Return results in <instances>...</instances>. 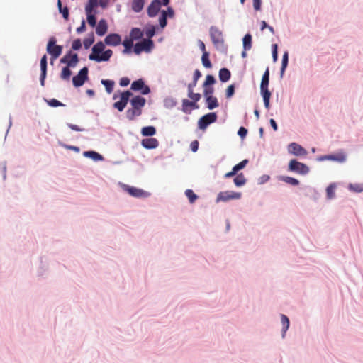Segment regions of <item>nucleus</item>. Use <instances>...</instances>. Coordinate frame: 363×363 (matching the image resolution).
I'll return each instance as SVG.
<instances>
[{
    "mask_svg": "<svg viewBox=\"0 0 363 363\" xmlns=\"http://www.w3.org/2000/svg\"><path fill=\"white\" fill-rule=\"evenodd\" d=\"M82 47V42L80 39H76L72 42V48L74 50H78Z\"/></svg>",
    "mask_w": 363,
    "mask_h": 363,
    "instance_id": "09e8293b",
    "label": "nucleus"
},
{
    "mask_svg": "<svg viewBox=\"0 0 363 363\" xmlns=\"http://www.w3.org/2000/svg\"><path fill=\"white\" fill-rule=\"evenodd\" d=\"M201 74L200 71L199 69H196L194 73V81L197 82L198 79L201 77Z\"/></svg>",
    "mask_w": 363,
    "mask_h": 363,
    "instance_id": "69168bd1",
    "label": "nucleus"
},
{
    "mask_svg": "<svg viewBox=\"0 0 363 363\" xmlns=\"http://www.w3.org/2000/svg\"><path fill=\"white\" fill-rule=\"evenodd\" d=\"M141 133L143 136H152L156 133V129L153 126L143 127Z\"/></svg>",
    "mask_w": 363,
    "mask_h": 363,
    "instance_id": "a878e982",
    "label": "nucleus"
},
{
    "mask_svg": "<svg viewBox=\"0 0 363 363\" xmlns=\"http://www.w3.org/2000/svg\"><path fill=\"white\" fill-rule=\"evenodd\" d=\"M144 3V0H133L132 2V9L135 12H140L143 8Z\"/></svg>",
    "mask_w": 363,
    "mask_h": 363,
    "instance_id": "bb28decb",
    "label": "nucleus"
},
{
    "mask_svg": "<svg viewBox=\"0 0 363 363\" xmlns=\"http://www.w3.org/2000/svg\"><path fill=\"white\" fill-rule=\"evenodd\" d=\"M109 0H99V5L102 8H106L108 4Z\"/></svg>",
    "mask_w": 363,
    "mask_h": 363,
    "instance_id": "774afa93",
    "label": "nucleus"
},
{
    "mask_svg": "<svg viewBox=\"0 0 363 363\" xmlns=\"http://www.w3.org/2000/svg\"><path fill=\"white\" fill-rule=\"evenodd\" d=\"M133 44V40L130 38V40H125L123 42V45L125 47V50H123V52H128L131 49Z\"/></svg>",
    "mask_w": 363,
    "mask_h": 363,
    "instance_id": "a19ab883",
    "label": "nucleus"
},
{
    "mask_svg": "<svg viewBox=\"0 0 363 363\" xmlns=\"http://www.w3.org/2000/svg\"><path fill=\"white\" fill-rule=\"evenodd\" d=\"M121 43V38L118 34L111 33L108 35L104 39V43L110 46H117Z\"/></svg>",
    "mask_w": 363,
    "mask_h": 363,
    "instance_id": "f3484780",
    "label": "nucleus"
},
{
    "mask_svg": "<svg viewBox=\"0 0 363 363\" xmlns=\"http://www.w3.org/2000/svg\"><path fill=\"white\" fill-rule=\"evenodd\" d=\"M97 6V0H89L85 7L86 12H92L94 7Z\"/></svg>",
    "mask_w": 363,
    "mask_h": 363,
    "instance_id": "e433bc0d",
    "label": "nucleus"
},
{
    "mask_svg": "<svg viewBox=\"0 0 363 363\" xmlns=\"http://www.w3.org/2000/svg\"><path fill=\"white\" fill-rule=\"evenodd\" d=\"M104 49L105 45L103 42L96 43L92 47V52L89 55V59L97 62L108 61L113 55V51L110 49L104 51Z\"/></svg>",
    "mask_w": 363,
    "mask_h": 363,
    "instance_id": "f257e3e1",
    "label": "nucleus"
},
{
    "mask_svg": "<svg viewBox=\"0 0 363 363\" xmlns=\"http://www.w3.org/2000/svg\"><path fill=\"white\" fill-rule=\"evenodd\" d=\"M238 134L242 138H245L247 134V130L244 127H240L238 130Z\"/></svg>",
    "mask_w": 363,
    "mask_h": 363,
    "instance_id": "4d7b16f0",
    "label": "nucleus"
},
{
    "mask_svg": "<svg viewBox=\"0 0 363 363\" xmlns=\"http://www.w3.org/2000/svg\"><path fill=\"white\" fill-rule=\"evenodd\" d=\"M60 12L62 14V16L65 20L67 21L69 19V9L67 6L61 9Z\"/></svg>",
    "mask_w": 363,
    "mask_h": 363,
    "instance_id": "6e6d98bb",
    "label": "nucleus"
},
{
    "mask_svg": "<svg viewBox=\"0 0 363 363\" xmlns=\"http://www.w3.org/2000/svg\"><path fill=\"white\" fill-rule=\"evenodd\" d=\"M216 119L217 116L216 113H208L199 120V128L201 130H205L209 124L214 123Z\"/></svg>",
    "mask_w": 363,
    "mask_h": 363,
    "instance_id": "9b49d317",
    "label": "nucleus"
},
{
    "mask_svg": "<svg viewBox=\"0 0 363 363\" xmlns=\"http://www.w3.org/2000/svg\"><path fill=\"white\" fill-rule=\"evenodd\" d=\"M281 180L292 186H297L299 184V181L298 179L291 177H283Z\"/></svg>",
    "mask_w": 363,
    "mask_h": 363,
    "instance_id": "c9c22d12",
    "label": "nucleus"
},
{
    "mask_svg": "<svg viewBox=\"0 0 363 363\" xmlns=\"http://www.w3.org/2000/svg\"><path fill=\"white\" fill-rule=\"evenodd\" d=\"M161 13H165L167 18H172L174 16V11L172 7H168L166 11L163 10Z\"/></svg>",
    "mask_w": 363,
    "mask_h": 363,
    "instance_id": "3c124183",
    "label": "nucleus"
},
{
    "mask_svg": "<svg viewBox=\"0 0 363 363\" xmlns=\"http://www.w3.org/2000/svg\"><path fill=\"white\" fill-rule=\"evenodd\" d=\"M252 48V35L250 33L246 34L243 38V49L250 50Z\"/></svg>",
    "mask_w": 363,
    "mask_h": 363,
    "instance_id": "393cba45",
    "label": "nucleus"
},
{
    "mask_svg": "<svg viewBox=\"0 0 363 363\" xmlns=\"http://www.w3.org/2000/svg\"><path fill=\"white\" fill-rule=\"evenodd\" d=\"M133 94L130 91H125L121 93L120 100L113 104V106L116 108L118 111L121 112L126 106L130 97Z\"/></svg>",
    "mask_w": 363,
    "mask_h": 363,
    "instance_id": "1a4fd4ad",
    "label": "nucleus"
},
{
    "mask_svg": "<svg viewBox=\"0 0 363 363\" xmlns=\"http://www.w3.org/2000/svg\"><path fill=\"white\" fill-rule=\"evenodd\" d=\"M199 147V142L194 140L191 143V149L193 152H196Z\"/></svg>",
    "mask_w": 363,
    "mask_h": 363,
    "instance_id": "680f3d73",
    "label": "nucleus"
},
{
    "mask_svg": "<svg viewBox=\"0 0 363 363\" xmlns=\"http://www.w3.org/2000/svg\"><path fill=\"white\" fill-rule=\"evenodd\" d=\"M288 52H285L284 54L283 55V57H282V64H281V77L283 76L285 70H286V68L287 67V65H288Z\"/></svg>",
    "mask_w": 363,
    "mask_h": 363,
    "instance_id": "f704fd0d",
    "label": "nucleus"
},
{
    "mask_svg": "<svg viewBox=\"0 0 363 363\" xmlns=\"http://www.w3.org/2000/svg\"><path fill=\"white\" fill-rule=\"evenodd\" d=\"M198 44H199V47L200 48V50L202 51V53L203 54L205 52H207L206 50V45L204 44V43L199 40L198 41Z\"/></svg>",
    "mask_w": 363,
    "mask_h": 363,
    "instance_id": "0e129e2a",
    "label": "nucleus"
},
{
    "mask_svg": "<svg viewBox=\"0 0 363 363\" xmlns=\"http://www.w3.org/2000/svg\"><path fill=\"white\" fill-rule=\"evenodd\" d=\"M335 186L334 184H330L327 187L326 192L328 199H331L335 197Z\"/></svg>",
    "mask_w": 363,
    "mask_h": 363,
    "instance_id": "4c0bfd02",
    "label": "nucleus"
},
{
    "mask_svg": "<svg viewBox=\"0 0 363 363\" xmlns=\"http://www.w3.org/2000/svg\"><path fill=\"white\" fill-rule=\"evenodd\" d=\"M94 37L93 35L90 36L89 38H85L83 41L84 46L86 49L89 48V47L94 43Z\"/></svg>",
    "mask_w": 363,
    "mask_h": 363,
    "instance_id": "37998d69",
    "label": "nucleus"
},
{
    "mask_svg": "<svg viewBox=\"0 0 363 363\" xmlns=\"http://www.w3.org/2000/svg\"><path fill=\"white\" fill-rule=\"evenodd\" d=\"M247 163H248V160H244L242 162H240V163H238L236 165H235L233 167V169H234V171L238 172V171H240V170L242 169L243 168H245Z\"/></svg>",
    "mask_w": 363,
    "mask_h": 363,
    "instance_id": "79ce46f5",
    "label": "nucleus"
},
{
    "mask_svg": "<svg viewBox=\"0 0 363 363\" xmlns=\"http://www.w3.org/2000/svg\"><path fill=\"white\" fill-rule=\"evenodd\" d=\"M215 83V79L212 75H207L206 77V80L203 83V86H208L209 85H212Z\"/></svg>",
    "mask_w": 363,
    "mask_h": 363,
    "instance_id": "de8ad7c7",
    "label": "nucleus"
},
{
    "mask_svg": "<svg viewBox=\"0 0 363 363\" xmlns=\"http://www.w3.org/2000/svg\"><path fill=\"white\" fill-rule=\"evenodd\" d=\"M101 84L105 86L106 91L111 94L113 90L114 82L109 79H102Z\"/></svg>",
    "mask_w": 363,
    "mask_h": 363,
    "instance_id": "7c9ffc66",
    "label": "nucleus"
},
{
    "mask_svg": "<svg viewBox=\"0 0 363 363\" xmlns=\"http://www.w3.org/2000/svg\"><path fill=\"white\" fill-rule=\"evenodd\" d=\"M241 196L242 194L240 192H235L232 191H221L217 196L216 202H226L230 200L240 199L241 198Z\"/></svg>",
    "mask_w": 363,
    "mask_h": 363,
    "instance_id": "0eeeda50",
    "label": "nucleus"
},
{
    "mask_svg": "<svg viewBox=\"0 0 363 363\" xmlns=\"http://www.w3.org/2000/svg\"><path fill=\"white\" fill-rule=\"evenodd\" d=\"M213 93V88L211 86H204V91L203 94L206 97H210L212 96V94Z\"/></svg>",
    "mask_w": 363,
    "mask_h": 363,
    "instance_id": "603ef678",
    "label": "nucleus"
},
{
    "mask_svg": "<svg viewBox=\"0 0 363 363\" xmlns=\"http://www.w3.org/2000/svg\"><path fill=\"white\" fill-rule=\"evenodd\" d=\"M143 31L140 28H133L131 30L130 34V38L133 40H138V39L141 38L143 37Z\"/></svg>",
    "mask_w": 363,
    "mask_h": 363,
    "instance_id": "cd10ccee",
    "label": "nucleus"
},
{
    "mask_svg": "<svg viewBox=\"0 0 363 363\" xmlns=\"http://www.w3.org/2000/svg\"><path fill=\"white\" fill-rule=\"evenodd\" d=\"M207 107L208 109L212 110L218 106V102L216 97L213 96L206 99Z\"/></svg>",
    "mask_w": 363,
    "mask_h": 363,
    "instance_id": "b1692460",
    "label": "nucleus"
},
{
    "mask_svg": "<svg viewBox=\"0 0 363 363\" xmlns=\"http://www.w3.org/2000/svg\"><path fill=\"white\" fill-rule=\"evenodd\" d=\"M253 7L255 11H259L261 9V0H252Z\"/></svg>",
    "mask_w": 363,
    "mask_h": 363,
    "instance_id": "bf43d9fd",
    "label": "nucleus"
},
{
    "mask_svg": "<svg viewBox=\"0 0 363 363\" xmlns=\"http://www.w3.org/2000/svg\"><path fill=\"white\" fill-rule=\"evenodd\" d=\"M236 186H242L245 184L247 180L242 173L238 174L233 180Z\"/></svg>",
    "mask_w": 363,
    "mask_h": 363,
    "instance_id": "c85d7f7f",
    "label": "nucleus"
},
{
    "mask_svg": "<svg viewBox=\"0 0 363 363\" xmlns=\"http://www.w3.org/2000/svg\"><path fill=\"white\" fill-rule=\"evenodd\" d=\"M88 68L84 67L80 69L76 76L73 77L72 83L75 87L82 86L88 79Z\"/></svg>",
    "mask_w": 363,
    "mask_h": 363,
    "instance_id": "6e6552de",
    "label": "nucleus"
},
{
    "mask_svg": "<svg viewBox=\"0 0 363 363\" xmlns=\"http://www.w3.org/2000/svg\"><path fill=\"white\" fill-rule=\"evenodd\" d=\"M235 93V86L233 84H230L228 86L225 92L226 98H231Z\"/></svg>",
    "mask_w": 363,
    "mask_h": 363,
    "instance_id": "a18cd8bd",
    "label": "nucleus"
},
{
    "mask_svg": "<svg viewBox=\"0 0 363 363\" xmlns=\"http://www.w3.org/2000/svg\"><path fill=\"white\" fill-rule=\"evenodd\" d=\"M153 47V42L150 39H145L141 42L137 43L134 46V52L140 54L143 51L150 52Z\"/></svg>",
    "mask_w": 363,
    "mask_h": 363,
    "instance_id": "9d476101",
    "label": "nucleus"
},
{
    "mask_svg": "<svg viewBox=\"0 0 363 363\" xmlns=\"http://www.w3.org/2000/svg\"><path fill=\"white\" fill-rule=\"evenodd\" d=\"M48 103L50 106H52V107L64 106V104L62 102L59 101L58 100H57L55 99H52L50 100Z\"/></svg>",
    "mask_w": 363,
    "mask_h": 363,
    "instance_id": "8fccbe9b",
    "label": "nucleus"
},
{
    "mask_svg": "<svg viewBox=\"0 0 363 363\" xmlns=\"http://www.w3.org/2000/svg\"><path fill=\"white\" fill-rule=\"evenodd\" d=\"M188 96L194 102L199 101L201 99V94L194 93L193 90H188Z\"/></svg>",
    "mask_w": 363,
    "mask_h": 363,
    "instance_id": "ea45409f",
    "label": "nucleus"
},
{
    "mask_svg": "<svg viewBox=\"0 0 363 363\" xmlns=\"http://www.w3.org/2000/svg\"><path fill=\"white\" fill-rule=\"evenodd\" d=\"M288 151L296 156H305L307 155V151L296 143H292L289 145Z\"/></svg>",
    "mask_w": 363,
    "mask_h": 363,
    "instance_id": "2eb2a0df",
    "label": "nucleus"
},
{
    "mask_svg": "<svg viewBox=\"0 0 363 363\" xmlns=\"http://www.w3.org/2000/svg\"><path fill=\"white\" fill-rule=\"evenodd\" d=\"M230 72L227 68H222L219 71V79L222 82H228L230 78Z\"/></svg>",
    "mask_w": 363,
    "mask_h": 363,
    "instance_id": "4be33fe9",
    "label": "nucleus"
},
{
    "mask_svg": "<svg viewBox=\"0 0 363 363\" xmlns=\"http://www.w3.org/2000/svg\"><path fill=\"white\" fill-rule=\"evenodd\" d=\"M69 67H70L66 66L62 68L60 74V77L62 79L67 81L69 80L72 75V71L70 70Z\"/></svg>",
    "mask_w": 363,
    "mask_h": 363,
    "instance_id": "c756f323",
    "label": "nucleus"
},
{
    "mask_svg": "<svg viewBox=\"0 0 363 363\" xmlns=\"http://www.w3.org/2000/svg\"><path fill=\"white\" fill-rule=\"evenodd\" d=\"M269 82V71L267 67L264 74L262 75V82L260 84V91L263 97V101L265 108L269 109V100L271 97V92L268 89Z\"/></svg>",
    "mask_w": 363,
    "mask_h": 363,
    "instance_id": "7ed1b4c3",
    "label": "nucleus"
},
{
    "mask_svg": "<svg viewBox=\"0 0 363 363\" xmlns=\"http://www.w3.org/2000/svg\"><path fill=\"white\" fill-rule=\"evenodd\" d=\"M123 189L133 197L143 198L147 197L149 195L147 192L141 189L130 186L128 185H124Z\"/></svg>",
    "mask_w": 363,
    "mask_h": 363,
    "instance_id": "ddd939ff",
    "label": "nucleus"
},
{
    "mask_svg": "<svg viewBox=\"0 0 363 363\" xmlns=\"http://www.w3.org/2000/svg\"><path fill=\"white\" fill-rule=\"evenodd\" d=\"M131 89L133 91H140L142 94L146 95L150 92V88L145 85L144 81L139 79L134 81L131 84Z\"/></svg>",
    "mask_w": 363,
    "mask_h": 363,
    "instance_id": "4468645a",
    "label": "nucleus"
},
{
    "mask_svg": "<svg viewBox=\"0 0 363 363\" xmlns=\"http://www.w3.org/2000/svg\"><path fill=\"white\" fill-rule=\"evenodd\" d=\"M326 158L329 159V160H337V161H339V162H344L345 160V155H340L338 156H335V155H328V156H326L325 157Z\"/></svg>",
    "mask_w": 363,
    "mask_h": 363,
    "instance_id": "49530a36",
    "label": "nucleus"
},
{
    "mask_svg": "<svg viewBox=\"0 0 363 363\" xmlns=\"http://www.w3.org/2000/svg\"><path fill=\"white\" fill-rule=\"evenodd\" d=\"M201 62L206 68H211L212 67V64L209 60V53L208 52H205L202 54Z\"/></svg>",
    "mask_w": 363,
    "mask_h": 363,
    "instance_id": "2f4dec72",
    "label": "nucleus"
},
{
    "mask_svg": "<svg viewBox=\"0 0 363 363\" xmlns=\"http://www.w3.org/2000/svg\"><path fill=\"white\" fill-rule=\"evenodd\" d=\"M167 16L165 13H161V15L159 18V23L162 28H164L167 26Z\"/></svg>",
    "mask_w": 363,
    "mask_h": 363,
    "instance_id": "c03bdc74",
    "label": "nucleus"
},
{
    "mask_svg": "<svg viewBox=\"0 0 363 363\" xmlns=\"http://www.w3.org/2000/svg\"><path fill=\"white\" fill-rule=\"evenodd\" d=\"M199 106L196 102L190 101L188 99H183L182 101V110L185 113H189L191 108H198Z\"/></svg>",
    "mask_w": 363,
    "mask_h": 363,
    "instance_id": "412c9836",
    "label": "nucleus"
},
{
    "mask_svg": "<svg viewBox=\"0 0 363 363\" xmlns=\"http://www.w3.org/2000/svg\"><path fill=\"white\" fill-rule=\"evenodd\" d=\"M108 30V24L105 19H101L98 23L96 28V33L99 36H103L106 34Z\"/></svg>",
    "mask_w": 363,
    "mask_h": 363,
    "instance_id": "aec40b11",
    "label": "nucleus"
},
{
    "mask_svg": "<svg viewBox=\"0 0 363 363\" xmlns=\"http://www.w3.org/2000/svg\"><path fill=\"white\" fill-rule=\"evenodd\" d=\"M185 195L188 198L189 202L191 203H194L195 201L198 199V196L191 189H186L185 191Z\"/></svg>",
    "mask_w": 363,
    "mask_h": 363,
    "instance_id": "72a5a7b5",
    "label": "nucleus"
},
{
    "mask_svg": "<svg viewBox=\"0 0 363 363\" xmlns=\"http://www.w3.org/2000/svg\"><path fill=\"white\" fill-rule=\"evenodd\" d=\"M161 8V1L160 0H153L147 7V14L150 17H155L158 13Z\"/></svg>",
    "mask_w": 363,
    "mask_h": 363,
    "instance_id": "dca6fc26",
    "label": "nucleus"
},
{
    "mask_svg": "<svg viewBox=\"0 0 363 363\" xmlns=\"http://www.w3.org/2000/svg\"><path fill=\"white\" fill-rule=\"evenodd\" d=\"M119 84L121 86H126L130 84V79L128 77H122Z\"/></svg>",
    "mask_w": 363,
    "mask_h": 363,
    "instance_id": "13d9d810",
    "label": "nucleus"
},
{
    "mask_svg": "<svg viewBox=\"0 0 363 363\" xmlns=\"http://www.w3.org/2000/svg\"><path fill=\"white\" fill-rule=\"evenodd\" d=\"M40 70H41V74H40V84L41 86L45 85V79L46 77L47 74V56L46 55H44L41 60H40Z\"/></svg>",
    "mask_w": 363,
    "mask_h": 363,
    "instance_id": "a211bd4d",
    "label": "nucleus"
},
{
    "mask_svg": "<svg viewBox=\"0 0 363 363\" xmlns=\"http://www.w3.org/2000/svg\"><path fill=\"white\" fill-rule=\"evenodd\" d=\"M69 128L75 131H83V129L80 128L77 125L74 124H68Z\"/></svg>",
    "mask_w": 363,
    "mask_h": 363,
    "instance_id": "338daca9",
    "label": "nucleus"
},
{
    "mask_svg": "<svg viewBox=\"0 0 363 363\" xmlns=\"http://www.w3.org/2000/svg\"><path fill=\"white\" fill-rule=\"evenodd\" d=\"M350 189L356 192H362V191H363V185L362 186L360 184H351Z\"/></svg>",
    "mask_w": 363,
    "mask_h": 363,
    "instance_id": "5fc2aeb1",
    "label": "nucleus"
},
{
    "mask_svg": "<svg viewBox=\"0 0 363 363\" xmlns=\"http://www.w3.org/2000/svg\"><path fill=\"white\" fill-rule=\"evenodd\" d=\"M56 40L54 37H51L47 45V52L51 55V63L55 60L62 53V47L56 45Z\"/></svg>",
    "mask_w": 363,
    "mask_h": 363,
    "instance_id": "39448f33",
    "label": "nucleus"
},
{
    "mask_svg": "<svg viewBox=\"0 0 363 363\" xmlns=\"http://www.w3.org/2000/svg\"><path fill=\"white\" fill-rule=\"evenodd\" d=\"M289 170L301 175L307 174L309 172V168L307 165L296 160H291L289 162Z\"/></svg>",
    "mask_w": 363,
    "mask_h": 363,
    "instance_id": "423d86ee",
    "label": "nucleus"
},
{
    "mask_svg": "<svg viewBox=\"0 0 363 363\" xmlns=\"http://www.w3.org/2000/svg\"><path fill=\"white\" fill-rule=\"evenodd\" d=\"M155 33V29L154 26H151L148 28H147L145 31V35L147 38H152Z\"/></svg>",
    "mask_w": 363,
    "mask_h": 363,
    "instance_id": "864d4df0",
    "label": "nucleus"
},
{
    "mask_svg": "<svg viewBox=\"0 0 363 363\" xmlns=\"http://www.w3.org/2000/svg\"><path fill=\"white\" fill-rule=\"evenodd\" d=\"M60 62L66 64L68 67H74L79 62V57L77 53H72V51H69L60 59Z\"/></svg>",
    "mask_w": 363,
    "mask_h": 363,
    "instance_id": "f8f14e48",
    "label": "nucleus"
},
{
    "mask_svg": "<svg viewBox=\"0 0 363 363\" xmlns=\"http://www.w3.org/2000/svg\"><path fill=\"white\" fill-rule=\"evenodd\" d=\"M272 57L274 62H276L277 60V45L274 44L273 45V50H272Z\"/></svg>",
    "mask_w": 363,
    "mask_h": 363,
    "instance_id": "052dcab7",
    "label": "nucleus"
},
{
    "mask_svg": "<svg viewBox=\"0 0 363 363\" xmlns=\"http://www.w3.org/2000/svg\"><path fill=\"white\" fill-rule=\"evenodd\" d=\"M85 29H86L85 21H82L81 26L77 28V32L78 33H80L84 32L85 30Z\"/></svg>",
    "mask_w": 363,
    "mask_h": 363,
    "instance_id": "e2e57ef3",
    "label": "nucleus"
},
{
    "mask_svg": "<svg viewBox=\"0 0 363 363\" xmlns=\"http://www.w3.org/2000/svg\"><path fill=\"white\" fill-rule=\"evenodd\" d=\"M142 145L146 149H155L158 147L159 142L156 138H145L142 140Z\"/></svg>",
    "mask_w": 363,
    "mask_h": 363,
    "instance_id": "6ab92c4d",
    "label": "nucleus"
},
{
    "mask_svg": "<svg viewBox=\"0 0 363 363\" xmlns=\"http://www.w3.org/2000/svg\"><path fill=\"white\" fill-rule=\"evenodd\" d=\"M91 13L92 12H86L87 22L91 27H94L96 26V21L95 16Z\"/></svg>",
    "mask_w": 363,
    "mask_h": 363,
    "instance_id": "58836bf2",
    "label": "nucleus"
},
{
    "mask_svg": "<svg viewBox=\"0 0 363 363\" xmlns=\"http://www.w3.org/2000/svg\"><path fill=\"white\" fill-rule=\"evenodd\" d=\"M281 323H282V325H283V334H282V336L284 337L285 335V333L286 332V330H288L289 327V320L288 318V317L285 315H281Z\"/></svg>",
    "mask_w": 363,
    "mask_h": 363,
    "instance_id": "473e14b6",
    "label": "nucleus"
},
{
    "mask_svg": "<svg viewBox=\"0 0 363 363\" xmlns=\"http://www.w3.org/2000/svg\"><path fill=\"white\" fill-rule=\"evenodd\" d=\"M83 155L84 157L91 158L94 161L103 160L102 155L94 151H85Z\"/></svg>",
    "mask_w": 363,
    "mask_h": 363,
    "instance_id": "5701e85b",
    "label": "nucleus"
},
{
    "mask_svg": "<svg viewBox=\"0 0 363 363\" xmlns=\"http://www.w3.org/2000/svg\"><path fill=\"white\" fill-rule=\"evenodd\" d=\"M209 34L211 41L216 49H221L224 47L223 34L218 27L211 26L209 29Z\"/></svg>",
    "mask_w": 363,
    "mask_h": 363,
    "instance_id": "20e7f679",
    "label": "nucleus"
},
{
    "mask_svg": "<svg viewBox=\"0 0 363 363\" xmlns=\"http://www.w3.org/2000/svg\"><path fill=\"white\" fill-rule=\"evenodd\" d=\"M146 100L140 96H135L130 99L131 108L126 111V117L133 121L142 113V108L145 106Z\"/></svg>",
    "mask_w": 363,
    "mask_h": 363,
    "instance_id": "f03ea898",
    "label": "nucleus"
}]
</instances>
